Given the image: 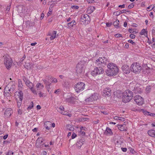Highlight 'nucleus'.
I'll return each instance as SVG.
<instances>
[{
	"label": "nucleus",
	"mask_w": 155,
	"mask_h": 155,
	"mask_svg": "<svg viewBox=\"0 0 155 155\" xmlns=\"http://www.w3.org/2000/svg\"><path fill=\"white\" fill-rule=\"evenodd\" d=\"M108 69L106 70V74L110 76H115L118 72V68L116 65L113 63H109L107 65Z\"/></svg>",
	"instance_id": "1"
},
{
	"label": "nucleus",
	"mask_w": 155,
	"mask_h": 155,
	"mask_svg": "<svg viewBox=\"0 0 155 155\" xmlns=\"http://www.w3.org/2000/svg\"><path fill=\"white\" fill-rule=\"evenodd\" d=\"M133 97V92L129 90H127L123 94L122 101L124 103L129 102Z\"/></svg>",
	"instance_id": "2"
},
{
	"label": "nucleus",
	"mask_w": 155,
	"mask_h": 155,
	"mask_svg": "<svg viewBox=\"0 0 155 155\" xmlns=\"http://www.w3.org/2000/svg\"><path fill=\"white\" fill-rule=\"evenodd\" d=\"M15 97L17 102V107L19 108L21 105L22 100L23 99V93L21 91L16 92L15 94Z\"/></svg>",
	"instance_id": "3"
},
{
	"label": "nucleus",
	"mask_w": 155,
	"mask_h": 155,
	"mask_svg": "<svg viewBox=\"0 0 155 155\" xmlns=\"http://www.w3.org/2000/svg\"><path fill=\"white\" fill-rule=\"evenodd\" d=\"M142 69L141 66L139 63L136 62V63L132 64L131 66L130 70L131 71L136 74H139L140 73Z\"/></svg>",
	"instance_id": "4"
},
{
	"label": "nucleus",
	"mask_w": 155,
	"mask_h": 155,
	"mask_svg": "<svg viewBox=\"0 0 155 155\" xmlns=\"http://www.w3.org/2000/svg\"><path fill=\"white\" fill-rule=\"evenodd\" d=\"M85 84L82 82H79L75 85L74 89L78 93L82 91L85 88Z\"/></svg>",
	"instance_id": "5"
},
{
	"label": "nucleus",
	"mask_w": 155,
	"mask_h": 155,
	"mask_svg": "<svg viewBox=\"0 0 155 155\" xmlns=\"http://www.w3.org/2000/svg\"><path fill=\"white\" fill-rule=\"evenodd\" d=\"M107 59L105 57H99L96 60L95 64L97 66L101 65L104 66L107 64Z\"/></svg>",
	"instance_id": "6"
},
{
	"label": "nucleus",
	"mask_w": 155,
	"mask_h": 155,
	"mask_svg": "<svg viewBox=\"0 0 155 155\" xmlns=\"http://www.w3.org/2000/svg\"><path fill=\"white\" fill-rule=\"evenodd\" d=\"M104 72L103 68L101 67H97L95 68L91 72V74L93 76H96L103 74Z\"/></svg>",
	"instance_id": "7"
},
{
	"label": "nucleus",
	"mask_w": 155,
	"mask_h": 155,
	"mask_svg": "<svg viewBox=\"0 0 155 155\" xmlns=\"http://www.w3.org/2000/svg\"><path fill=\"white\" fill-rule=\"evenodd\" d=\"M90 20L91 18L89 15L87 14H84L82 15L80 21L84 24H87L90 23Z\"/></svg>",
	"instance_id": "8"
},
{
	"label": "nucleus",
	"mask_w": 155,
	"mask_h": 155,
	"mask_svg": "<svg viewBox=\"0 0 155 155\" xmlns=\"http://www.w3.org/2000/svg\"><path fill=\"white\" fill-rule=\"evenodd\" d=\"M84 65L82 62H80L78 63L76 67V71L77 74H80L84 72Z\"/></svg>",
	"instance_id": "9"
},
{
	"label": "nucleus",
	"mask_w": 155,
	"mask_h": 155,
	"mask_svg": "<svg viewBox=\"0 0 155 155\" xmlns=\"http://www.w3.org/2000/svg\"><path fill=\"white\" fill-rule=\"evenodd\" d=\"M134 100L139 105H142L144 102L143 98L139 95H137L135 96Z\"/></svg>",
	"instance_id": "10"
},
{
	"label": "nucleus",
	"mask_w": 155,
	"mask_h": 155,
	"mask_svg": "<svg viewBox=\"0 0 155 155\" xmlns=\"http://www.w3.org/2000/svg\"><path fill=\"white\" fill-rule=\"evenodd\" d=\"M12 60L11 58H5L4 64L7 69H9L12 66Z\"/></svg>",
	"instance_id": "11"
},
{
	"label": "nucleus",
	"mask_w": 155,
	"mask_h": 155,
	"mask_svg": "<svg viewBox=\"0 0 155 155\" xmlns=\"http://www.w3.org/2000/svg\"><path fill=\"white\" fill-rule=\"evenodd\" d=\"M122 69L124 73L126 74H129L131 70L129 67L127 65H124L122 67Z\"/></svg>",
	"instance_id": "12"
},
{
	"label": "nucleus",
	"mask_w": 155,
	"mask_h": 155,
	"mask_svg": "<svg viewBox=\"0 0 155 155\" xmlns=\"http://www.w3.org/2000/svg\"><path fill=\"white\" fill-rule=\"evenodd\" d=\"M13 113L12 109L11 108H7L5 112V115L7 117H10Z\"/></svg>",
	"instance_id": "13"
},
{
	"label": "nucleus",
	"mask_w": 155,
	"mask_h": 155,
	"mask_svg": "<svg viewBox=\"0 0 155 155\" xmlns=\"http://www.w3.org/2000/svg\"><path fill=\"white\" fill-rule=\"evenodd\" d=\"M85 140L84 139H81L77 141L76 145L78 148H81L82 145L84 143Z\"/></svg>",
	"instance_id": "14"
},
{
	"label": "nucleus",
	"mask_w": 155,
	"mask_h": 155,
	"mask_svg": "<svg viewBox=\"0 0 155 155\" xmlns=\"http://www.w3.org/2000/svg\"><path fill=\"white\" fill-rule=\"evenodd\" d=\"M76 21L73 20L72 21L68 23L67 24V27L69 28H71L74 25H76Z\"/></svg>",
	"instance_id": "15"
},
{
	"label": "nucleus",
	"mask_w": 155,
	"mask_h": 155,
	"mask_svg": "<svg viewBox=\"0 0 155 155\" xmlns=\"http://www.w3.org/2000/svg\"><path fill=\"white\" fill-rule=\"evenodd\" d=\"M133 91L134 93L136 94L140 93L142 91V90L140 87H134Z\"/></svg>",
	"instance_id": "16"
},
{
	"label": "nucleus",
	"mask_w": 155,
	"mask_h": 155,
	"mask_svg": "<svg viewBox=\"0 0 155 155\" xmlns=\"http://www.w3.org/2000/svg\"><path fill=\"white\" fill-rule=\"evenodd\" d=\"M118 129L121 131L126 130L127 127L125 124H121L118 125Z\"/></svg>",
	"instance_id": "17"
},
{
	"label": "nucleus",
	"mask_w": 155,
	"mask_h": 155,
	"mask_svg": "<svg viewBox=\"0 0 155 155\" xmlns=\"http://www.w3.org/2000/svg\"><path fill=\"white\" fill-rule=\"evenodd\" d=\"M104 93L107 95H110L111 94V91L109 88H106L104 90Z\"/></svg>",
	"instance_id": "18"
},
{
	"label": "nucleus",
	"mask_w": 155,
	"mask_h": 155,
	"mask_svg": "<svg viewBox=\"0 0 155 155\" xmlns=\"http://www.w3.org/2000/svg\"><path fill=\"white\" fill-rule=\"evenodd\" d=\"M148 134L150 136L155 137V130H149L147 132Z\"/></svg>",
	"instance_id": "19"
},
{
	"label": "nucleus",
	"mask_w": 155,
	"mask_h": 155,
	"mask_svg": "<svg viewBox=\"0 0 155 155\" xmlns=\"http://www.w3.org/2000/svg\"><path fill=\"white\" fill-rule=\"evenodd\" d=\"M66 127L67 130L70 131H73L74 130V126L71 124H67L66 125Z\"/></svg>",
	"instance_id": "20"
},
{
	"label": "nucleus",
	"mask_w": 155,
	"mask_h": 155,
	"mask_svg": "<svg viewBox=\"0 0 155 155\" xmlns=\"http://www.w3.org/2000/svg\"><path fill=\"white\" fill-rule=\"evenodd\" d=\"M32 64H30L29 62H26L24 65V67L27 69H30L32 67Z\"/></svg>",
	"instance_id": "21"
},
{
	"label": "nucleus",
	"mask_w": 155,
	"mask_h": 155,
	"mask_svg": "<svg viewBox=\"0 0 155 155\" xmlns=\"http://www.w3.org/2000/svg\"><path fill=\"white\" fill-rule=\"evenodd\" d=\"M112 132L111 130L108 127H107L105 131L104 132V134L106 135L111 134H112Z\"/></svg>",
	"instance_id": "22"
},
{
	"label": "nucleus",
	"mask_w": 155,
	"mask_h": 155,
	"mask_svg": "<svg viewBox=\"0 0 155 155\" xmlns=\"http://www.w3.org/2000/svg\"><path fill=\"white\" fill-rule=\"evenodd\" d=\"M95 10V7L94 6H92L89 7L87 9L88 13H91L92 12Z\"/></svg>",
	"instance_id": "23"
},
{
	"label": "nucleus",
	"mask_w": 155,
	"mask_h": 155,
	"mask_svg": "<svg viewBox=\"0 0 155 155\" xmlns=\"http://www.w3.org/2000/svg\"><path fill=\"white\" fill-rule=\"evenodd\" d=\"M57 33V31H53L52 32V35H51L50 37V39L51 40H52L54 39L56 37V35Z\"/></svg>",
	"instance_id": "24"
},
{
	"label": "nucleus",
	"mask_w": 155,
	"mask_h": 155,
	"mask_svg": "<svg viewBox=\"0 0 155 155\" xmlns=\"http://www.w3.org/2000/svg\"><path fill=\"white\" fill-rule=\"evenodd\" d=\"M140 34L141 35H144L145 36H147V31L144 29H143L140 33Z\"/></svg>",
	"instance_id": "25"
},
{
	"label": "nucleus",
	"mask_w": 155,
	"mask_h": 155,
	"mask_svg": "<svg viewBox=\"0 0 155 155\" xmlns=\"http://www.w3.org/2000/svg\"><path fill=\"white\" fill-rule=\"evenodd\" d=\"M92 99L93 101L97 100L98 98L97 94V93H94L91 96Z\"/></svg>",
	"instance_id": "26"
},
{
	"label": "nucleus",
	"mask_w": 155,
	"mask_h": 155,
	"mask_svg": "<svg viewBox=\"0 0 155 155\" xmlns=\"http://www.w3.org/2000/svg\"><path fill=\"white\" fill-rule=\"evenodd\" d=\"M36 87L39 89H42L43 87V85L40 83H38L36 86Z\"/></svg>",
	"instance_id": "27"
},
{
	"label": "nucleus",
	"mask_w": 155,
	"mask_h": 155,
	"mask_svg": "<svg viewBox=\"0 0 155 155\" xmlns=\"http://www.w3.org/2000/svg\"><path fill=\"white\" fill-rule=\"evenodd\" d=\"M126 11V10L124 9L122 11H117V12H115L114 13V14H115L116 15L118 16L121 14H122L124 12H125V11Z\"/></svg>",
	"instance_id": "28"
},
{
	"label": "nucleus",
	"mask_w": 155,
	"mask_h": 155,
	"mask_svg": "<svg viewBox=\"0 0 155 155\" xmlns=\"http://www.w3.org/2000/svg\"><path fill=\"white\" fill-rule=\"evenodd\" d=\"M119 21L117 19L115 21H114L113 23L114 25V26L117 28H119L120 26H119Z\"/></svg>",
	"instance_id": "29"
},
{
	"label": "nucleus",
	"mask_w": 155,
	"mask_h": 155,
	"mask_svg": "<svg viewBox=\"0 0 155 155\" xmlns=\"http://www.w3.org/2000/svg\"><path fill=\"white\" fill-rule=\"evenodd\" d=\"M18 85L19 91H21V90L22 87L23 86V85L22 84V81L20 80H18Z\"/></svg>",
	"instance_id": "30"
},
{
	"label": "nucleus",
	"mask_w": 155,
	"mask_h": 155,
	"mask_svg": "<svg viewBox=\"0 0 155 155\" xmlns=\"http://www.w3.org/2000/svg\"><path fill=\"white\" fill-rule=\"evenodd\" d=\"M17 11L18 13L22 12L23 9V6L21 5H19L17 6Z\"/></svg>",
	"instance_id": "31"
},
{
	"label": "nucleus",
	"mask_w": 155,
	"mask_h": 155,
	"mask_svg": "<svg viewBox=\"0 0 155 155\" xmlns=\"http://www.w3.org/2000/svg\"><path fill=\"white\" fill-rule=\"evenodd\" d=\"M9 89H10V86L9 85H8L5 87L4 89V94L5 95V94H6V92H8V91L9 90Z\"/></svg>",
	"instance_id": "32"
},
{
	"label": "nucleus",
	"mask_w": 155,
	"mask_h": 155,
	"mask_svg": "<svg viewBox=\"0 0 155 155\" xmlns=\"http://www.w3.org/2000/svg\"><path fill=\"white\" fill-rule=\"evenodd\" d=\"M26 85L29 87V88L31 89L32 88L33 86V84L29 81V82H28L27 83H26Z\"/></svg>",
	"instance_id": "33"
},
{
	"label": "nucleus",
	"mask_w": 155,
	"mask_h": 155,
	"mask_svg": "<svg viewBox=\"0 0 155 155\" xmlns=\"http://www.w3.org/2000/svg\"><path fill=\"white\" fill-rule=\"evenodd\" d=\"M9 90L8 91V92H6V94H5V96L7 97H9L11 95V94L13 92L12 91V90L9 89Z\"/></svg>",
	"instance_id": "34"
},
{
	"label": "nucleus",
	"mask_w": 155,
	"mask_h": 155,
	"mask_svg": "<svg viewBox=\"0 0 155 155\" xmlns=\"http://www.w3.org/2000/svg\"><path fill=\"white\" fill-rule=\"evenodd\" d=\"M85 101L88 103H89L91 102H92L93 101L92 99V98L91 96L89 97V98L85 99Z\"/></svg>",
	"instance_id": "35"
},
{
	"label": "nucleus",
	"mask_w": 155,
	"mask_h": 155,
	"mask_svg": "<svg viewBox=\"0 0 155 155\" xmlns=\"http://www.w3.org/2000/svg\"><path fill=\"white\" fill-rule=\"evenodd\" d=\"M49 78L51 80L52 79V81H51L52 83H55L57 82V80L56 78H54L52 77H50Z\"/></svg>",
	"instance_id": "36"
},
{
	"label": "nucleus",
	"mask_w": 155,
	"mask_h": 155,
	"mask_svg": "<svg viewBox=\"0 0 155 155\" xmlns=\"http://www.w3.org/2000/svg\"><path fill=\"white\" fill-rule=\"evenodd\" d=\"M34 107V104L33 102L31 103V105L29 106L27 108V110H29L32 109Z\"/></svg>",
	"instance_id": "37"
},
{
	"label": "nucleus",
	"mask_w": 155,
	"mask_h": 155,
	"mask_svg": "<svg viewBox=\"0 0 155 155\" xmlns=\"http://www.w3.org/2000/svg\"><path fill=\"white\" fill-rule=\"evenodd\" d=\"M22 79L23 81L25 82V84L27 83L28 82H29V80L27 79L24 76L22 77Z\"/></svg>",
	"instance_id": "38"
},
{
	"label": "nucleus",
	"mask_w": 155,
	"mask_h": 155,
	"mask_svg": "<svg viewBox=\"0 0 155 155\" xmlns=\"http://www.w3.org/2000/svg\"><path fill=\"white\" fill-rule=\"evenodd\" d=\"M61 92V90L59 89H58L55 91L54 93L57 94H59Z\"/></svg>",
	"instance_id": "39"
},
{
	"label": "nucleus",
	"mask_w": 155,
	"mask_h": 155,
	"mask_svg": "<svg viewBox=\"0 0 155 155\" xmlns=\"http://www.w3.org/2000/svg\"><path fill=\"white\" fill-rule=\"evenodd\" d=\"M79 6L77 5H72L71 7V8L74 9H78L79 8Z\"/></svg>",
	"instance_id": "40"
},
{
	"label": "nucleus",
	"mask_w": 155,
	"mask_h": 155,
	"mask_svg": "<svg viewBox=\"0 0 155 155\" xmlns=\"http://www.w3.org/2000/svg\"><path fill=\"white\" fill-rule=\"evenodd\" d=\"M128 42L129 43L132 44L133 45H136L135 43L131 39H130V40H128Z\"/></svg>",
	"instance_id": "41"
},
{
	"label": "nucleus",
	"mask_w": 155,
	"mask_h": 155,
	"mask_svg": "<svg viewBox=\"0 0 155 155\" xmlns=\"http://www.w3.org/2000/svg\"><path fill=\"white\" fill-rule=\"evenodd\" d=\"M30 89L32 91V92H33V93L34 94H36V95L37 94L36 90L34 88H33V87L31 88Z\"/></svg>",
	"instance_id": "42"
},
{
	"label": "nucleus",
	"mask_w": 155,
	"mask_h": 155,
	"mask_svg": "<svg viewBox=\"0 0 155 155\" xmlns=\"http://www.w3.org/2000/svg\"><path fill=\"white\" fill-rule=\"evenodd\" d=\"M38 94L39 95V96L40 97H45V96L44 95V94L42 93L41 92H39Z\"/></svg>",
	"instance_id": "43"
},
{
	"label": "nucleus",
	"mask_w": 155,
	"mask_h": 155,
	"mask_svg": "<svg viewBox=\"0 0 155 155\" xmlns=\"http://www.w3.org/2000/svg\"><path fill=\"white\" fill-rule=\"evenodd\" d=\"M142 112H143V113H144V114H145V115H148V114L150 113V112L147 111H146V110H142Z\"/></svg>",
	"instance_id": "44"
},
{
	"label": "nucleus",
	"mask_w": 155,
	"mask_h": 155,
	"mask_svg": "<svg viewBox=\"0 0 155 155\" xmlns=\"http://www.w3.org/2000/svg\"><path fill=\"white\" fill-rule=\"evenodd\" d=\"M134 6V5L133 3L129 5L128 6V8L130 9L133 8Z\"/></svg>",
	"instance_id": "45"
},
{
	"label": "nucleus",
	"mask_w": 155,
	"mask_h": 155,
	"mask_svg": "<svg viewBox=\"0 0 155 155\" xmlns=\"http://www.w3.org/2000/svg\"><path fill=\"white\" fill-rule=\"evenodd\" d=\"M43 81H44V83L46 85H47L48 84V83H49L50 82L49 81H48L47 80H46L45 79H43Z\"/></svg>",
	"instance_id": "46"
},
{
	"label": "nucleus",
	"mask_w": 155,
	"mask_h": 155,
	"mask_svg": "<svg viewBox=\"0 0 155 155\" xmlns=\"http://www.w3.org/2000/svg\"><path fill=\"white\" fill-rule=\"evenodd\" d=\"M79 134H80L82 135V136H84L85 135V132L83 131H82V130H81L79 132Z\"/></svg>",
	"instance_id": "47"
},
{
	"label": "nucleus",
	"mask_w": 155,
	"mask_h": 155,
	"mask_svg": "<svg viewBox=\"0 0 155 155\" xmlns=\"http://www.w3.org/2000/svg\"><path fill=\"white\" fill-rule=\"evenodd\" d=\"M115 36L117 38L122 37V35L120 34H117L115 35Z\"/></svg>",
	"instance_id": "48"
},
{
	"label": "nucleus",
	"mask_w": 155,
	"mask_h": 155,
	"mask_svg": "<svg viewBox=\"0 0 155 155\" xmlns=\"http://www.w3.org/2000/svg\"><path fill=\"white\" fill-rule=\"evenodd\" d=\"M10 89L12 90V91L13 92L15 89V85H11V87L10 86Z\"/></svg>",
	"instance_id": "49"
},
{
	"label": "nucleus",
	"mask_w": 155,
	"mask_h": 155,
	"mask_svg": "<svg viewBox=\"0 0 155 155\" xmlns=\"http://www.w3.org/2000/svg\"><path fill=\"white\" fill-rule=\"evenodd\" d=\"M77 135L74 133H73L72 135L71 138L72 139H73L77 137Z\"/></svg>",
	"instance_id": "50"
},
{
	"label": "nucleus",
	"mask_w": 155,
	"mask_h": 155,
	"mask_svg": "<svg viewBox=\"0 0 155 155\" xmlns=\"http://www.w3.org/2000/svg\"><path fill=\"white\" fill-rule=\"evenodd\" d=\"M112 25V22H110L109 23H106L107 26L108 27H110Z\"/></svg>",
	"instance_id": "51"
},
{
	"label": "nucleus",
	"mask_w": 155,
	"mask_h": 155,
	"mask_svg": "<svg viewBox=\"0 0 155 155\" xmlns=\"http://www.w3.org/2000/svg\"><path fill=\"white\" fill-rule=\"evenodd\" d=\"M130 37L132 39H134L135 37V35L134 34H130Z\"/></svg>",
	"instance_id": "52"
},
{
	"label": "nucleus",
	"mask_w": 155,
	"mask_h": 155,
	"mask_svg": "<svg viewBox=\"0 0 155 155\" xmlns=\"http://www.w3.org/2000/svg\"><path fill=\"white\" fill-rule=\"evenodd\" d=\"M40 139H41V138H39V139L38 138V140H37V142H38V141H40L39 143L40 144H41V143H42L43 142V139H41V140H40Z\"/></svg>",
	"instance_id": "53"
},
{
	"label": "nucleus",
	"mask_w": 155,
	"mask_h": 155,
	"mask_svg": "<svg viewBox=\"0 0 155 155\" xmlns=\"http://www.w3.org/2000/svg\"><path fill=\"white\" fill-rule=\"evenodd\" d=\"M119 119L118 120L122 121H124L125 120V118L121 117H119Z\"/></svg>",
	"instance_id": "54"
},
{
	"label": "nucleus",
	"mask_w": 155,
	"mask_h": 155,
	"mask_svg": "<svg viewBox=\"0 0 155 155\" xmlns=\"http://www.w3.org/2000/svg\"><path fill=\"white\" fill-rule=\"evenodd\" d=\"M61 113L64 115H68V113L65 112V111H63Z\"/></svg>",
	"instance_id": "55"
},
{
	"label": "nucleus",
	"mask_w": 155,
	"mask_h": 155,
	"mask_svg": "<svg viewBox=\"0 0 155 155\" xmlns=\"http://www.w3.org/2000/svg\"><path fill=\"white\" fill-rule=\"evenodd\" d=\"M87 2L89 3H92L94 2V0H87Z\"/></svg>",
	"instance_id": "56"
},
{
	"label": "nucleus",
	"mask_w": 155,
	"mask_h": 155,
	"mask_svg": "<svg viewBox=\"0 0 155 155\" xmlns=\"http://www.w3.org/2000/svg\"><path fill=\"white\" fill-rule=\"evenodd\" d=\"M122 150L124 152H125L127 151V149L126 148H121Z\"/></svg>",
	"instance_id": "57"
},
{
	"label": "nucleus",
	"mask_w": 155,
	"mask_h": 155,
	"mask_svg": "<svg viewBox=\"0 0 155 155\" xmlns=\"http://www.w3.org/2000/svg\"><path fill=\"white\" fill-rule=\"evenodd\" d=\"M129 31L130 33H132L134 32V31L132 28H129Z\"/></svg>",
	"instance_id": "58"
},
{
	"label": "nucleus",
	"mask_w": 155,
	"mask_h": 155,
	"mask_svg": "<svg viewBox=\"0 0 155 155\" xmlns=\"http://www.w3.org/2000/svg\"><path fill=\"white\" fill-rule=\"evenodd\" d=\"M151 6H149L148 7H147V11H150L151 10H152V9H150V7Z\"/></svg>",
	"instance_id": "59"
},
{
	"label": "nucleus",
	"mask_w": 155,
	"mask_h": 155,
	"mask_svg": "<svg viewBox=\"0 0 155 155\" xmlns=\"http://www.w3.org/2000/svg\"><path fill=\"white\" fill-rule=\"evenodd\" d=\"M148 115L151 116H153V117H155V114H154V113H149L148 114Z\"/></svg>",
	"instance_id": "60"
},
{
	"label": "nucleus",
	"mask_w": 155,
	"mask_h": 155,
	"mask_svg": "<svg viewBox=\"0 0 155 155\" xmlns=\"http://www.w3.org/2000/svg\"><path fill=\"white\" fill-rule=\"evenodd\" d=\"M125 47L126 48H129V44L128 43H127L125 45Z\"/></svg>",
	"instance_id": "61"
},
{
	"label": "nucleus",
	"mask_w": 155,
	"mask_h": 155,
	"mask_svg": "<svg viewBox=\"0 0 155 155\" xmlns=\"http://www.w3.org/2000/svg\"><path fill=\"white\" fill-rule=\"evenodd\" d=\"M152 43L153 45H155V39L154 38H152Z\"/></svg>",
	"instance_id": "62"
},
{
	"label": "nucleus",
	"mask_w": 155,
	"mask_h": 155,
	"mask_svg": "<svg viewBox=\"0 0 155 155\" xmlns=\"http://www.w3.org/2000/svg\"><path fill=\"white\" fill-rule=\"evenodd\" d=\"M10 8V5L8 6L7 7L6 10L9 11Z\"/></svg>",
	"instance_id": "63"
},
{
	"label": "nucleus",
	"mask_w": 155,
	"mask_h": 155,
	"mask_svg": "<svg viewBox=\"0 0 155 155\" xmlns=\"http://www.w3.org/2000/svg\"><path fill=\"white\" fill-rule=\"evenodd\" d=\"M71 100V98H67L66 99V101L68 102H70Z\"/></svg>",
	"instance_id": "64"
}]
</instances>
